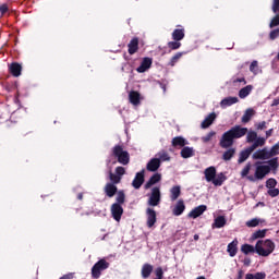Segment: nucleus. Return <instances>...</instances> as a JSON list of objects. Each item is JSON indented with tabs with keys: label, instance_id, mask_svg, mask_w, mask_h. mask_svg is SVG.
I'll return each instance as SVG.
<instances>
[{
	"label": "nucleus",
	"instance_id": "obj_44",
	"mask_svg": "<svg viewBox=\"0 0 279 279\" xmlns=\"http://www.w3.org/2000/svg\"><path fill=\"white\" fill-rule=\"evenodd\" d=\"M252 170V163H246V166L241 171V178H250V171Z\"/></svg>",
	"mask_w": 279,
	"mask_h": 279
},
{
	"label": "nucleus",
	"instance_id": "obj_35",
	"mask_svg": "<svg viewBox=\"0 0 279 279\" xmlns=\"http://www.w3.org/2000/svg\"><path fill=\"white\" fill-rule=\"evenodd\" d=\"M245 136H246V143H255L257 140L260 138L258 137V133H256V131H247Z\"/></svg>",
	"mask_w": 279,
	"mask_h": 279
},
{
	"label": "nucleus",
	"instance_id": "obj_55",
	"mask_svg": "<svg viewBox=\"0 0 279 279\" xmlns=\"http://www.w3.org/2000/svg\"><path fill=\"white\" fill-rule=\"evenodd\" d=\"M0 12L1 14H5V12H8V4L0 5Z\"/></svg>",
	"mask_w": 279,
	"mask_h": 279
},
{
	"label": "nucleus",
	"instance_id": "obj_48",
	"mask_svg": "<svg viewBox=\"0 0 279 279\" xmlns=\"http://www.w3.org/2000/svg\"><path fill=\"white\" fill-rule=\"evenodd\" d=\"M276 184H278V181H276V179H268L266 181L267 189H276Z\"/></svg>",
	"mask_w": 279,
	"mask_h": 279
},
{
	"label": "nucleus",
	"instance_id": "obj_2",
	"mask_svg": "<svg viewBox=\"0 0 279 279\" xmlns=\"http://www.w3.org/2000/svg\"><path fill=\"white\" fill-rule=\"evenodd\" d=\"M279 162L278 157H274L272 159L266 161V165L257 163L254 175H248V182H258V180H264L268 173L271 171H278Z\"/></svg>",
	"mask_w": 279,
	"mask_h": 279
},
{
	"label": "nucleus",
	"instance_id": "obj_13",
	"mask_svg": "<svg viewBox=\"0 0 279 279\" xmlns=\"http://www.w3.org/2000/svg\"><path fill=\"white\" fill-rule=\"evenodd\" d=\"M206 210H208V207L206 205H199L197 207H195L194 209H192L187 217L190 219H197V217H202L203 213H206Z\"/></svg>",
	"mask_w": 279,
	"mask_h": 279
},
{
	"label": "nucleus",
	"instance_id": "obj_34",
	"mask_svg": "<svg viewBox=\"0 0 279 279\" xmlns=\"http://www.w3.org/2000/svg\"><path fill=\"white\" fill-rule=\"evenodd\" d=\"M260 223H265V220L260 218H253L245 222L246 228H257Z\"/></svg>",
	"mask_w": 279,
	"mask_h": 279
},
{
	"label": "nucleus",
	"instance_id": "obj_20",
	"mask_svg": "<svg viewBox=\"0 0 279 279\" xmlns=\"http://www.w3.org/2000/svg\"><path fill=\"white\" fill-rule=\"evenodd\" d=\"M129 101L133 106H141V93L136 90H131L129 93Z\"/></svg>",
	"mask_w": 279,
	"mask_h": 279
},
{
	"label": "nucleus",
	"instance_id": "obj_9",
	"mask_svg": "<svg viewBox=\"0 0 279 279\" xmlns=\"http://www.w3.org/2000/svg\"><path fill=\"white\" fill-rule=\"evenodd\" d=\"M161 201L160 187L155 186L148 198V206H159Z\"/></svg>",
	"mask_w": 279,
	"mask_h": 279
},
{
	"label": "nucleus",
	"instance_id": "obj_40",
	"mask_svg": "<svg viewBox=\"0 0 279 279\" xmlns=\"http://www.w3.org/2000/svg\"><path fill=\"white\" fill-rule=\"evenodd\" d=\"M109 184H121V177H119L117 173L114 174L112 170L109 171Z\"/></svg>",
	"mask_w": 279,
	"mask_h": 279
},
{
	"label": "nucleus",
	"instance_id": "obj_33",
	"mask_svg": "<svg viewBox=\"0 0 279 279\" xmlns=\"http://www.w3.org/2000/svg\"><path fill=\"white\" fill-rule=\"evenodd\" d=\"M253 89H254V86H252V85H247V86L241 88L239 90L240 99H245V97H247L250 95V93H252Z\"/></svg>",
	"mask_w": 279,
	"mask_h": 279
},
{
	"label": "nucleus",
	"instance_id": "obj_6",
	"mask_svg": "<svg viewBox=\"0 0 279 279\" xmlns=\"http://www.w3.org/2000/svg\"><path fill=\"white\" fill-rule=\"evenodd\" d=\"M111 156L117 159L119 165H123L124 167L130 165V153L123 149V145H116L111 149Z\"/></svg>",
	"mask_w": 279,
	"mask_h": 279
},
{
	"label": "nucleus",
	"instance_id": "obj_14",
	"mask_svg": "<svg viewBox=\"0 0 279 279\" xmlns=\"http://www.w3.org/2000/svg\"><path fill=\"white\" fill-rule=\"evenodd\" d=\"M151 64H153L151 58L145 57L142 60L140 66L136 69L137 73H145L146 71H149V69H151Z\"/></svg>",
	"mask_w": 279,
	"mask_h": 279
},
{
	"label": "nucleus",
	"instance_id": "obj_30",
	"mask_svg": "<svg viewBox=\"0 0 279 279\" xmlns=\"http://www.w3.org/2000/svg\"><path fill=\"white\" fill-rule=\"evenodd\" d=\"M172 147H185L186 145H189V142H186V140L182 136H177L174 138H172Z\"/></svg>",
	"mask_w": 279,
	"mask_h": 279
},
{
	"label": "nucleus",
	"instance_id": "obj_49",
	"mask_svg": "<svg viewBox=\"0 0 279 279\" xmlns=\"http://www.w3.org/2000/svg\"><path fill=\"white\" fill-rule=\"evenodd\" d=\"M271 10L274 14H279V0H272Z\"/></svg>",
	"mask_w": 279,
	"mask_h": 279
},
{
	"label": "nucleus",
	"instance_id": "obj_15",
	"mask_svg": "<svg viewBox=\"0 0 279 279\" xmlns=\"http://www.w3.org/2000/svg\"><path fill=\"white\" fill-rule=\"evenodd\" d=\"M143 182H145V170H142L135 174L132 186L138 190L141 186H143Z\"/></svg>",
	"mask_w": 279,
	"mask_h": 279
},
{
	"label": "nucleus",
	"instance_id": "obj_4",
	"mask_svg": "<svg viewBox=\"0 0 279 279\" xmlns=\"http://www.w3.org/2000/svg\"><path fill=\"white\" fill-rule=\"evenodd\" d=\"M275 250L276 243L272 242L270 239L258 240L255 244V252L256 254H258V256H270V254H274Z\"/></svg>",
	"mask_w": 279,
	"mask_h": 279
},
{
	"label": "nucleus",
	"instance_id": "obj_62",
	"mask_svg": "<svg viewBox=\"0 0 279 279\" xmlns=\"http://www.w3.org/2000/svg\"><path fill=\"white\" fill-rule=\"evenodd\" d=\"M194 241H199V235L198 234L194 235Z\"/></svg>",
	"mask_w": 279,
	"mask_h": 279
},
{
	"label": "nucleus",
	"instance_id": "obj_19",
	"mask_svg": "<svg viewBox=\"0 0 279 279\" xmlns=\"http://www.w3.org/2000/svg\"><path fill=\"white\" fill-rule=\"evenodd\" d=\"M104 191L107 197H114L119 190L114 183H107L104 187Z\"/></svg>",
	"mask_w": 279,
	"mask_h": 279
},
{
	"label": "nucleus",
	"instance_id": "obj_43",
	"mask_svg": "<svg viewBox=\"0 0 279 279\" xmlns=\"http://www.w3.org/2000/svg\"><path fill=\"white\" fill-rule=\"evenodd\" d=\"M250 71L254 75H258V73H260V68L258 66V61H256V60L252 61V63L250 65Z\"/></svg>",
	"mask_w": 279,
	"mask_h": 279
},
{
	"label": "nucleus",
	"instance_id": "obj_37",
	"mask_svg": "<svg viewBox=\"0 0 279 279\" xmlns=\"http://www.w3.org/2000/svg\"><path fill=\"white\" fill-rule=\"evenodd\" d=\"M241 252L245 255L254 254V252H256V246L254 247L252 244H243L241 246Z\"/></svg>",
	"mask_w": 279,
	"mask_h": 279
},
{
	"label": "nucleus",
	"instance_id": "obj_24",
	"mask_svg": "<svg viewBox=\"0 0 279 279\" xmlns=\"http://www.w3.org/2000/svg\"><path fill=\"white\" fill-rule=\"evenodd\" d=\"M225 149H227V150L222 154V160H225V162H228V161H230L231 158H234V156L236 155V148L230 146Z\"/></svg>",
	"mask_w": 279,
	"mask_h": 279
},
{
	"label": "nucleus",
	"instance_id": "obj_5",
	"mask_svg": "<svg viewBox=\"0 0 279 279\" xmlns=\"http://www.w3.org/2000/svg\"><path fill=\"white\" fill-rule=\"evenodd\" d=\"M274 156H279V144H275L270 149L264 147L262 149H257L253 154V160H272Z\"/></svg>",
	"mask_w": 279,
	"mask_h": 279
},
{
	"label": "nucleus",
	"instance_id": "obj_57",
	"mask_svg": "<svg viewBox=\"0 0 279 279\" xmlns=\"http://www.w3.org/2000/svg\"><path fill=\"white\" fill-rule=\"evenodd\" d=\"M233 82H234V84L241 83V82H243L244 84H247V82L245 81V77L235 78Z\"/></svg>",
	"mask_w": 279,
	"mask_h": 279
},
{
	"label": "nucleus",
	"instance_id": "obj_61",
	"mask_svg": "<svg viewBox=\"0 0 279 279\" xmlns=\"http://www.w3.org/2000/svg\"><path fill=\"white\" fill-rule=\"evenodd\" d=\"M77 199H80V201L84 199V194L83 193H78L77 194Z\"/></svg>",
	"mask_w": 279,
	"mask_h": 279
},
{
	"label": "nucleus",
	"instance_id": "obj_51",
	"mask_svg": "<svg viewBox=\"0 0 279 279\" xmlns=\"http://www.w3.org/2000/svg\"><path fill=\"white\" fill-rule=\"evenodd\" d=\"M268 195H269L270 197H278V196H279V190L276 189V187H270V189L268 190Z\"/></svg>",
	"mask_w": 279,
	"mask_h": 279
},
{
	"label": "nucleus",
	"instance_id": "obj_26",
	"mask_svg": "<svg viewBox=\"0 0 279 279\" xmlns=\"http://www.w3.org/2000/svg\"><path fill=\"white\" fill-rule=\"evenodd\" d=\"M239 245L238 240H233L231 243L228 244L227 252L229 253V256L234 257L236 256V252H239V248L236 247Z\"/></svg>",
	"mask_w": 279,
	"mask_h": 279
},
{
	"label": "nucleus",
	"instance_id": "obj_3",
	"mask_svg": "<svg viewBox=\"0 0 279 279\" xmlns=\"http://www.w3.org/2000/svg\"><path fill=\"white\" fill-rule=\"evenodd\" d=\"M206 182H211L214 186H222L223 182L227 180L226 174L220 172L217 174V168L210 166L204 171Z\"/></svg>",
	"mask_w": 279,
	"mask_h": 279
},
{
	"label": "nucleus",
	"instance_id": "obj_52",
	"mask_svg": "<svg viewBox=\"0 0 279 279\" xmlns=\"http://www.w3.org/2000/svg\"><path fill=\"white\" fill-rule=\"evenodd\" d=\"M279 37V28L277 29H272L270 33H269V39L270 40H276V38Z\"/></svg>",
	"mask_w": 279,
	"mask_h": 279
},
{
	"label": "nucleus",
	"instance_id": "obj_12",
	"mask_svg": "<svg viewBox=\"0 0 279 279\" xmlns=\"http://www.w3.org/2000/svg\"><path fill=\"white\" fill-rule=\"evenodd\" d=\"M160 159L158 157L151 158L146 165V170L150 173H156V171L160 169Z\"/></svg>",
	"mask_w": 279,
	"mask_h": 279
},
{
	"label": "nucleus",
	"instance_id": "obj_23",
	"mask_svg": "<svg viewBox=\"0 0 279 279\" xmlns=\"http://www.w3.org/2000/svg\"><path fill=\"white\" fill-rule=\"evenodd\" d=\"M226 223H228V220H226V217L225 216H218L214 219L211 228H213V230L221 229V228H225Z\"/></svg>",
	"mask_w": 279,
	"mask_h": 279
},
{
	"label": "nucleus",
	"instance_id": "obj_45",
	"mask_svg": "<svg viewBox=\"0 0 279 279\" xmlns=\"http://www.w3.org/2000/svg\"><path fill=\"white\" fill-rule=\"evenodd\" d=\"M182 47V43L174 40L168 43V49H171L172 51H175Z\"/></svg>",
	"mask_w": 279,
	"mask_h": 279
},
{
	"label": "nucleus",
	"instance_id": "obj_63",
	"mask_svg": "<svg viewBox=\"0 0 279 279\" xmlns=\"http://www.w3.org/2000/svg\"><path fill=\"white\" fill-rule=\"evenodd\" d=\"M196 279H206V277L199 276V277H197Z\"/></svg>",
	"mask_w": 279,
	"mask_h": 279
},
{
	"label": "nucleus",
	"instance_id": "obj_42",
	"mask_svg": "<svg viewBox=\"0 0 279 279\" xmlns=\"http://www.w3.org/2000/svg\"><path fill=\"white\" fill-rule=\"evenodd\" d=\"M267 278V274L265 272H256V274H246L245 279H265Z\"/></svg>",
	"mask_w": 279,
	"mask_h": 279
},
{
	"label": "nucleus",
	"instance_id": "obj_39",
	"mask_svg": "<svg viewBox=\"0 0 279 279\" xmlns=\"http://www.w3.org/2000/svg\"><path fill=\"white\" fill-rule=\"evenodd\" d=\"M156 156L160 160V162H168L169 160H171V156H169V153H167V150H161Z\"/></svg>",
	"mask_w": 279,
	"mask_h": 279
},
{
	"label": "nucleus",
	"instance_id": "obj_36",
	"mask_svg": "<svg viewBox=\"0 0 279 279\" xmlns=\"http://www.w3.org/2000/svg\"><path fill=\"white\" fill-rule=\"evenodd\" d=\"M265 236H267V229H263V230H257V231H255V232L251 235V239H252V241H256V239H265Z\"/></svg>",
	"mask_w": 279,
	"mask_h": 279
},
{
	"label": "nucleus",
	"instance_id": "obj_46",
	"mask_svg": "<svg viewBox=\"0 0 279 279\" xmlns=\"http://www.w3.org/2000/svg\"><path fill=\"white\" fill-rule=\"evenodd\" d=\"M279 25V13H275V16L270 20L269 27L274 29V27H278Z\"/></svg>",
	"mask_w": 279,
	"mask_h": 279
},
{
	"label": "nucleus",
	"instance_id": "obj_58",
	"mask_svg": "<svg viewBox=\"0 0 279 279\" xmlns=\"http://www.w3.org/2000/svg\"><path fill=\"white\" fill-rule=\"evenodd\" d=\"M60 279H73V274L63 275Z\"/></svg>",
	"mask_w": 279,
	"mask_h": 279
},
{
	"label": "nucleus",
	"instance_id": "obj_47",
	"mask_svg": "<svg viewBox=\"0 0 279 279\" xmlns=\"http://www.w3.org/2000/svg\"><path fill=\"white\" fill-rule=\"evenodd\" d=\"M217 133L215 131H210L207 135L202 137L203 143H210L213 141V136H215Z\"/></svg>",
	"mask_w": 279,
	"mask_h": 279
},
{
	"label": "nucleus",
	"instance_id": "obj_28",
	"mask_svg": "<svg viewBox=\"0 0 279 279\" xmlns=\"http://www.w3.org/2000/svg\"><path fill=\"white\" fill-rule=\"evenodd\" d=\"M180 195H182V190H181L180 185H174L170 189L171 202H175V199H178V197H180Z\"/></svg>",
	"mask_w": 279,
	"mask_h": 279
},
{
	"label": "nucleus",
	"instance_id": "obj_56",
	"mask_svg": "<svg viewBox=\"0 0 279 279\" xmlns=\"http://www.w3.org/2000/svg\"><path fill=\"white\" fill-rule=\"evenodd\" d=\"M272 134H274V129H270V130L266 131V137H264V138H266V141H267V138H269Z\"/></svg>",
	"mask_w": 279,
	"mask_h": 279
},
{
	"label": "nucleus",
	"instance_id": "obj_41",
	"mask_svg": "<svg viewBox=\"0 0 279 279\" xmlns=\"http://www.w3.org/2000/svg\"><path fill=\"white\" fill-rule=\"evenodd\" d=\"M113 204H119L120 206H123V204H125V192L119 191L117 193L116 203Z\"/></svg>",
	"mask_w": 279,
	"mask_h": 279
},
{
	"label": "nucleus",
	"instance_id": "obj_18",
	"mask_svg": "<svg viewBox=\"0 0 279 279\" xmlns=\"http://www.w3.org/2000/svg\"><path fill=\"white\" fill-rule=\"evenodd\" d=\"M138 37H133L128 44V51L130 56H134L138 51Z\"/></svg>",
	"mask_w": 279,
	"mask_h": 279
},
{
	"label": "nucleus",
	"instance_id": "obj_1",
	"mask_svg": "<svg viewBox=\"0 0 279 279\" xmlns=\"http://www.w3.org/2000/svg\"><path fill=\"white\" fill-rule=\"evenodd\" d=\"M245 134H247V128L236 124L221 135L219 145L222 149H228L234 145V141L243 138Z\"/></svg>",
	"mask_w": 279,
	"mask_h": 279
},
{
	"label": "nucleus",
	"instance_id": "obj_64",
	"mask_svg": "<svg viewBox=\"0 0 279 279\" xmlns=\"http://www.w3.org/2000/svg\"><path fill=\"white\" fill-rule=\"evenodd\" d=\"M163 90H167V88H166V87H163Z\"/></svg>",
	"mask_w": 279,
	"mask_h": 279
},
{
	"label": "nucleus",
	"instance_id": "obj_50",
	"mask_svg": "<svg viewBox=\"0 0 279 279\" xmlns=\"http://www.w3.org/2000/svg\"><path fill=\"white\" fill-rule=\"evenodd\" d=\"M116 173L119 175V178H123V175H125V168H123L122 166H118L116 168Z\"/></svg>",
	"mask_w": 279,
	"mask_h": 279
},
{
	"label": "nucleus",
	"instance_id": "obj_11",
	"mask_svg": "<svg viewBox=\"0 0 279 279\" xmlns=\"http://www.w3.org/2000/svg\"><path fill=\"white\" fill-rule=\"evenodd\" d=\"M111 215L114 221H121V217H123V206L113 203L111 205Z\"/></svg>",
	"mask_w": 279,
	"mask_h": 279
},
{
	"label": "nucleus",
	"instance_id": "obj_25",
	"mask_svg": "<svg viewBox=\"0 0 279 279\" xmlns=\"http://www.w3.org/2000/svg\"><path fill=\"white\" fill-rule=\"evenodd\" d=\"M254 114H256V111H254V109H252V108L246 109L244 114L241 118V123H243L244 125L246 123H250V121H252V118L254 117Z\"/></svg>",
	"mask_w": 279,
	"mask_h": 279
},
{
	"label": "nucleus",
	"instance_id": "obj_27",
	"mask_svg": "<svg viewBox=\"0 0 279 279\" xmlns=\"http://www.w3.org/2000/svg\"><path fill=\"white\" fill-rule=\"evenodd\" d=\"M234 104H239L238 97H227L220 101L221 108H228V106H234Z\"/></svg>",
	"mask_w": 279,
	"mask_h": 279
},
{
	"label": "nucleus",
	"instance_id": "obj_22",
	"mask_svg": "<svg viewBox=\"0 0 279 279\" xmlns=\"http://www.w3.org/2000/svg\"><path fill=\"white\" fill-rule=\"evenodd\" d=\"M9 71L13 77H20L23 66L20 63L13 62L10 64Z\"/></svg>",
	"mask_w": 279,
	"mask_h": 279
},
{
	"label": "nucleus",
	"instance_id": "obj_32",
	"mask_svg": "<svg viewBox=\"0 0 279 279\" xmlns=\"http://www.w3.org/2000/svg\"><path fill=\"white\" fill-rule=\"evenodd\" d=\"M184 28H175L173 32H172V40H177V41H180V40H184Z\"/></svg>",
	"mask_w": 279,
	"mask_h": 279
},
{
	"label": "nucleus",
	"instance_id": "obj_38",
	"mask_svg": "<svg viewBox=\"0 0 279 279\" xmlns=\"http://www.w3.org/2000/svg\"><path fill=\"white\" fill-rule=\"evenodd\" d=\"M182 56H184L183 52H177L168 62V66H175V64H178V62H180V59L182 58Z\"/></svg>",
	"mask_w": 279,
	"mask_h": 279
},
{
	"label": "nucleus",
	"instance_id": "obj_53",
	"mask_svg": "<svg viewBox=\"0 0 279 279\" xmlns=\"http://www.w3.org/2000/svg\"><path fill=\"white\" fill-rule=\"evenodd\" d=\"M255 129L256 130H267V122L266 121H262V122L255 123Z\"/></svg>",
	"mask_w": 279,
	"mask_h": 279
},
{
	"label": "nucleus",
	"instance_id": "obj_54",
	"mask_svg": "<svg viewBox=\"0 0 279 279\" xmlns=\"http://www.w3.org/2000/svg\"><path fill=\"white\" fill-rule=\"evenodd\" d=\"M156 278L155 279H162L165 276V272L162 271V267H158L155 270Z\"/></svg>",
	"mask_w": 279,
	"mask_h": 279
},
{
	"label": "nucleus",
	"instance_id": "obj_8",
	"mask_svg": "<svg viewBox=\"0 0 279 279\" xmlns=\"http://www.w3.org/2000/svg\"><path fill=\"white\" fill-rule=\"evenodd\" d=\"M110 267V263H108L106 259L98 260L93 267H92V278H100L101 271H106Z\"/></svg>",
	"mask_w": 279,
	"mask_h": 279
},
{
	"label": "nucleus",
	"instance_id": "obj_21",
	"mask_svg": "<svg viewBox=\"0 0 279 279\" xmlns=\"http://www.w3.org/2000/svg\"><path fill=\"white\" fill-rule=\"evenodd\" d=\"M184 210H186V205H184V201L179 199L177 202V205L172 209V214L174 215V217H180V215H182Z\"/></svg>",
	"mask_w": 279,
	"mask_h": 279
},
{
	"label": "nucleus",
	"instance_id": "obj_7",
	"mask_svg": "<svg viewBox=\"0 0 279 279\" xmlns=\"http://www.w3.org/2000/svg\"><path fill=\"white\" fill-rule=\"evenodd\" d=\"M265 141L266 138L259 137L248 148L242 150L238 159L239 165L245 162V160H247V158H250L252 155V151H255V149H258V147H265Z\"/></svg>",
	"mask_w": 279,
	"mask_h": 279
},
{
	"label": "nucleus",
	"instance_id": "obj_16",
	"mask_svg": "<svg viewBox=\"0 0 279 279\" xmlns=\"http://www.w3.org/2000/svg\"><path fill=\"white\" fill-rule=\"evenodd\" d=\"M162 180V174L156 172L154 173L149 180L145 183L144 189L147 191L154 186V184H158Z\"/></svg>",
	"mask_w": 279,
	"mask_h": 279
},
{
	"label": "nucleus",
	"instance_id": "obj_60",
	"mask_svg": "<svg viewBox=\"0 0 279 279\" xmlns=\"http://www.w3.org/2000/svg\"><path fill=\"white\" fill-rule=\"evenodd\" d=\"M271 106H279V98L274 99Z\"/></svg>",
	"mask_w": 279,
	"mask_h": 279
},
{
	"label": "nucleus",
	"instance_id": "obj_10",
	"mask_svg": "<svg viewBox=\"0 0 279 279\" xmlns=\"http://www.w3.org/2000/svg\"><path fill=\"white\" fill-rule=\"evenodd\" d=\"M146 217H147V221H146L147 228H154L157 221L156 210H154V208L151 207H148L146 209Z\"/></svg>",
	"mask_w": 279,
	"mask_h": 279
},
{
	"label": "nucleus",
	"instance_id": "obj_31",
	"mask_svg": "<svg viewBox=\"0 0 279 279\" xmlns=\"http://www.w3.org/2000/svg\"><path fill=\"white\" fill-rule=\"evenodd\" d=\"M151 271H154V266L150 264H144L142 267V278H149L151 276Z\"/></svg>",
	"mask_w": 279,
	"mask_h": 279
},
{
	"label": "nucleus",
	"instance_id": "obj_29",
	"mask_svg": "<svg viewBox=\"0 0 279 279\" xmlns=\"http://www.w3.org/2000/svg\"><path fill=\"white\" fill-rule=\"evenodd\" d=\"M195 156V149L193 147L183 146L181 149V158H193Z\"/></svg>",
	"mask_w": 279,
	"mask_h": 279
},
{
	"label": "nucleus",
	"instance_id": "obj_17",
	"mask_svg": "<svg viewBox=\"0 0 279 279\" xmlns=\"http://www.w3.org/2000/svg\"><path fill=\"white\" fill-rule=\"evenodd\" d=\"M217 119V113L211 112L209 113L202 122L201 128L203 130H207V128L211 126L213 123H215V120Z\"/></svg>",
	"mask_w": 279,
	"mask_h": 279
},
{
	"label": "nucleus",
	"instance_id": "obj_59",
	"mask_svg": "<svg viewBox=\"0 0 279 279\" xmlns=\"http://www.w3.org/2000/svg\"><path fill=\"white\" fill-rule=\"evenodd\" d=\"M236 279H243V270L238 271V278Z\"/></svg>",
	"mask_w": 279,
	"mask_h": 279
}]
</instances>
